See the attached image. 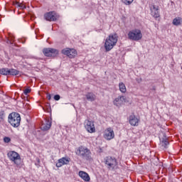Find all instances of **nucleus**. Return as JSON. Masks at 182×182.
Here are the masks:
<instances>
[{"label": "nucleus", "mask_w": 182, "mask_h": 182, "mask_svg": "<svg viewBox=\"0 0 182 182\" xmlns=\"http://www.w3.org/2000/svg\"><path fill=\"white\" fill-rule=\"evenodd\" d=\"M75 154L82 160H87V161L92 160V152L86 146H80L75 151Z\"/></svg>", "instance_id": "1"}, {"label": "nucleus", "mask_w": 182, "mask_h": 182, "mask_svg": "<svg viewBox=\"0 0 182 182\" xmlns=\"http://www.w3.org/2000/svg\"><path fill=\"white\" fill-rule=\"evenodd\" d=\"M118 38L119 37L116 33L109 34V36L106 38L104 46L106 52H110V50L116 46Z\"/></svg>", "instance_id": "2"}, {"label": "nucleus", "mask_w": 182, "mask_h": 182, "mask_svg": "<svg viewBox=\"0 0 182 182\" xmlns=\"http://www.w3.org/2000/svg\"><path fill=\"white\" fill-rule=\"evenodd\" d=\"M8 121L13 127H19L21 126V114L12 112L9 114Z\"/></svg>", "instance_id": "3"}, {"label": "nucleus", "mask_w": 182, "mask_h": 182, "mask_svg": "<svg viewBox=\"0 0 182 182\" xmlns=\"http://www.w3.org/2000/svg\"><path fill=\"white\" fill-rule=\"evenodd\" d=\"M7 156L11 161H13L14 164H16V166H21V156L19 154H18V152L15 151H10L7 154Z\"/></svg>", "instance_id": "4"}, {"label": "nucleus", "mask_w": 182, "mask_h": 182, "mask_svg": "<svg viewBox=\"0 0 182 182\" xmlns=\"http://www.w3.org/2000/svg\"><path fill=\"white\" fill-rule=\"evenodd\" d=\"M143 38V34H141V31L139 29L132 30L128 33V39L130 41H140Z\"/></svg>", "instance_id": "5"}, {"label": "nucleus", "mask_w": 182, "mask_h": 182, "mask_svg": "<svg viewBox=\"0 0 182 182\" xmlns=\"http://www.w3.org/2000/svg\"><path fill=\"white\" fill-rule=\"evenodd\" d=\"M105 164L106 166H107L108 170H110V168H112V170H114L117 166V159H116L114 157L107 156L105 159Z\"/></svg>", "instance_id": "6"}, {"label": "nucleus", "mask_w": 182, "mask_h": 182, "mask_svg": "<svg viewBox=\"0 0 182 182\" xmlns=\"http://www.w3.org/2000/svg\"><path fill=\"white\" fill-rule=\"evenodd\" d=\"M43 53L47 58H55L56 55H59V50L52 48H45L43 49Z\"/></svg>", "instance_id": "7"}, {"label": "nucleus", "mask_w": 182, "mask_h": 182, "mask_svg": "<svg viewBox=\"0 0 182 182\" xmlns=\"http://www.w3.org/2000/svg\"><path fill=\"white\" fill-rule=\"evenodd\" d=\"M44 18L49 22H55V21L59 19V15L55 11H50L44 14Z\"/></svg>", "instance_id": "8"}, {"label": "nucleus", "mask_w": 182, "mask_h": 182, "mask_svg": "<svg viewBox=\"0 0 182 182\" xmlns=\"http://www.w3.org/2000/svg\"><path fill=\"white\" fill-rule=\"evenodd\" d=\"M84 126L88 133H95V132H96L95 122L93 121H90V119H85L84 122Z\"/></svg>", "instance_id": "9"}, {"label": "nucleus", "mask_w": 182, "mask_h": 182, "mask_svg": "<svg viewBox=\"0 0 182 182\" xmlns=\"http://www.w3.org/2000/svg\"><path fill=\"white\" fill-rule=\"evenodd\" d=\"M61 53L68 56L70 59H73L77 55V52L73 48H64L62 50Z\"/></svg>", "instance_id": "10"}, {"label": "nucleus", "mask_w": 182, "mask_h": 182, "mask_svg": "<svg viewBox=\"0 0 182 182\" xmlns=\"http://www.w3.org/2000/svg\"><path fill=\"white\" fill-rule=\"evenodd\" d=\"M151 15L155 19H159L160 18V9L159 6L151 5L150 6Z\"/></svg>", "instance_id": "11"}, {"label": "nucleus", "mask_w": 182, "mask_h": 182, "mask_svg": "<svg viewBox=\"0 0 182 182\" xmlns=\"http://www.w3.org/2000/svg\"><path fill=\"white\" fill-rule=\"evenodd\" d=\"M104 139L106 140H112V139H114V132L112 128H107L105 131Z\"/></svg>", "instance_id": "12"}, {"label": "nucleus", "mask_w": 182, "mask_h": 182, "mask_svg": "<svg viewBox=\"0 0 182 182\" xmlns=\"http://www.w3.org/2000/svg\"><path fill=\"white\" fill-rule=\"evenodd\" d=\"M123 102H126V97L119 96L114 99L113 103L114 106H117V107H120L123 105Z\"/></svg>", "instance_id": "13"}, {"label": "nucleus", "mask_w": 182, "mask_h": 182, "mask_svg": "<svg viewBox=\"0 0 182 182\" xmlns=\"http://www.w3.org/2000/svg\"><path fill=\"white\" fill-rule=\"evenodd\" d=\"M70 161V159L63 157L60 159H58V162L55 164L56 167H62V166H65V164H69V162Z\"/></svg>", "instance_id": "14"}, {"label": "nucleus", "mask_w": 182, "mask_h": 182, "mask_svg": "<svg viewBox=\"0 0 182 182\" xmlns=\"http://www.w3.org/2000/svg\"><path fill=\"white\" fill-rule=\"evenodd\" d=\"M50 127H52V121L49 119H46V122L41 126V130L43 132H48Z\"/></svg>", "instance_id": "15"}, {"label": "nucleus", "mask_w": 182, "mask_h": 182, "mask_svg": "<svg viewBox=\"0 0 182 182\" xmlns=\"http://www.w3.org/2000/svg\"><path fill=\"white\" fill-rule=\"evenodd\" d=\"M129 124L131 126H138L139 125V119L136 117V115L132 114L129 116Z\"/></svg>", "instance_id": "16"}, {"label": "nucleus", "mask_w": 182, "mask_h": 182, "mask_svg": "<svg viewBox=\"0 0 182 182\" xmlns=\"http://www.w3.org/2000/svg\"><path fill=\"white\" fill-rule=\"evenodd\" d=\"M163 137L159 136V140L162 144L165 147V149L167 147V146L169 144L168 139H167V136H166V134H162Z\"/></svg>", "instance_id": "17"}, {"label": "nucleus", "mask_w": 182, "mask_h": 182, "mask_svg": "<svg viewBox=\"0 0 182 182\" xmlns=\"http://www.w3.org/2000/svg\"><path fill=\"white\" fill-rule=\"evenodd\" d=\"M79 176L84 181H90V176H89V174L83 171H80L79 172Z\"/></svg>", "instance_id": "18"}, {"label": "nucleus", "mask_w": 182, "mask_h": 182, "mask_svg": "<svg viewBox=\"0 0 182 182\" xmlns=\"http://www.w3.org/2000/svg\"><path fill=\"white\" fill-rule=\"evenodd\" d=\"M88 102H95L96 100V95L93 92H88L85 95Z\"/></svg>", "instance_id": "19"}, {"label": "nucleus", "mask_w": 182, "mask_h": 182, "mask_svg": "<svg viewBox=\"0 0 182 182\" xmlns=\"http://www.w3.org/2000/svg\"><path fill=\"white\" fill-rule=\"evenodd\" d=\"M182 18L181 17H176L173 20V25L175 26H179L181 25Z\"/></svg>", "instance_id": "20"}, {"label": "nucleus", "mask_w": 182, "mask_h": 182, "mask_svg": "<svg viewBox=\"0 0 182 182\" xmlns=\"http://www.w3.org/2000/svg\"><path fill=\"white\" fill-rule=\"evenodd\" d=\"M9 73H11V71H9V68H1L0 69V75H4V76L9 75Z\"/></svg>", "instance_id": "21"}, {"label": "nucleus", "mask_w": 182, "mask_h": 182, "mask_svg": "<svg viewBox=\"0 0 182 182\" xmlns=\"http://www.w3.org/2000/svg\"><path fill=\"white\" fill-rule=\"evenodd\" d=\"M119 90H120V92H122V93H126V92L127 91V90L126 89V85L123 82H120L119 84Z\"/></svg>", "instance_id": "22"}, {"label": "nucleus", "mask_w": 182, "mask_h": 182, "mask_svg": "<svg viewBox=\"0 0 182 182\" xmlns=\"http://www.w3.org/2000/svg\"><path fill=\"white\" fill-rule=\"evenodd\" d=\"M9 75H11V76H18V75H19V70L14 68L9 69Z\"/></svg>", "instance_id": "23"}, {"label": "nucleus", "mask_w": 182, "mask_h": 182, "mask_svg": "<svg viewBox=\"0 0 182 182\" xmlns=\"http://www.w3.org/2000/svg\"><path fill=\"white\" fill-rule=\"evenodd\" d=\"M133 1L134 0H122V2H123L124 5H132V4H133Z\"/></svg>", "instance_id": "24"}, {"label": "nucleus", "mask_w": 182, "mask_h": 182, "mask_svg": "<svg viewBox=\"0 0 182 182\" xmlns=\"http://www.w3.org/2000/svg\"><path fill=\"white\" fill-rule=\"evenodd\" d=\"M5 117V112L4 111L0 112V122L4 120V117Z\"/></svg>", "instance_id": "25"}, {"label": "nucleus", "mask_w": 182, "mask_h": 182, "mask_svg": "<svg viewBox=\"0 0 182 182\" xmlns=\"http://www.w3.org/2000/svg\"><path fill=\"white\" fill-rule=\"evenodd\" d=\"M4 143H10L11 138H9L8 136H6V137L4 138Z\"/></svg>", "instance_id": "26"}, {"label": "nucleus", "mask_w": 182, "mask_h": 182, "mask_svg": "<svg viewBox=\"0 0 182 182\" xmlns=\"http://www.w3.org/2000/svg\"><path fill=\"white\" fill-rule=\"evenodd\" d=\"M54 100H60V95H55V96H54Z\"/></svg>", "instance_id": "27"}, {"label": "nucleus", "mask_w": 182, "mask_h": 182, "mask_svg": "<svg viewBox=\"0 0 182 182\" xmlns=\"http://www.w3.org/2000/svg\"><path fill=\"white\" fill-rule=\"evenodd\" d=\"M28 93H31V90L26 88V89L24 90V95H28Z\"/></svg>", "instance_id": "28"}, {"label": "nucleus", "mask_w": 182, "mask_h": 182, "mask_svg": "<svg viewBox=\"0 0 182 182\" xmlns=\"http://www.w3.org/2000/svg\"><path fill=\"white\" fill-rule=\"evenodd\" d=\"M47 99H48V100H50V99H52V97L50 96V94H48V95H47Z\"/></svg>", "instance_id": "29"}, {"label": "nucleus", "mask_w": 182, "mask_h": 182, "mask_svg": "<svg viewBox=\"0 0 182 182\" xmlns=\"http://www.w3.org/2000/svg\"><path fill=\"white\" fill-rule=\"evenodd\" d=\"M152 90H154V91H156V86H152Z\"/></svg>", "instance_id": "30"}, {"label": "nucleus", "mask_w": 182, "mask_h": 182, "mask_svg": "<svg viewBox=\"0 0 182 182\" xmlns=\"http://www.w3.org/2000/svg\"><path fill=\"white\" fill-rule=\"evenodd\" d=\"M20 8H26L23 5H19Z\"/></svg>", "instance_id": "31"}, {"label": "nucleus", "mask_w": 182, "mask_h": 182, "mask_svg": "<svg viewBox=\"0 0 182 182\" xmlns=\"http://www.w3.org/2000/svg\"><path fill=\"white\" fill-rule=\"evenodd\" d=\"M38 163H41V160L39 159H37Z\"/></svg>", "instance_id": "32"}, {"label": "nucleus", "mask_w": 182, "mask_h": 182, "mask_svg": "<svg viewBox=\"0 0 182 182\" xmlns=\"http://www.w3.org/2000/svg\"><path fill=\"white\" fill-rule=\"evenodd\" d=\"M140 82H141V78H140V80H138V83H140Z\"/></svg>", "instance_id": "33"}]
</instances>
